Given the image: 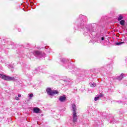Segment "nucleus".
Listing matches in <instances>:
<instances>
[{
    "mask_svg": "<svg viewBox=\"0 0 127 127\" xmlns=\"http://www.w3.org/2000/svg\"><path fill=\"white\" fill-rule=\"evenodd\" d=\"M34 73H35L36 74L37 73V69H36V70L34 71Z\"/></svg>",
    "mask_w": 127,
    "mask_h": 127,
    "instance_id": "nucleus-21",
    "label": "nucleus"
},
{
    "mask_svg": "<svg viewBox=\"0 0 127 127\" xmlns=\"http://www.w3.org/2000/svg\"><path fill=\"white\" fill-rule=\"evenodd\" d=\"M124 19V16L122 15H119V16L118 18V21H121V20H123Z\"/></svg>",
    "mask_w": 127,
    "mask_h": 127,
    "instance_id": "nucleus-14",
    "label": "nucleus"
},
{
    "mask_svg": "<svg viewBox=\"0 0 127 127\" xmlns=\"http://www.w3.org/2000/svg\"><path fill=\"white\" fill-rule=\"evenodd\" d=\"M59 100L61 102H65L66 101V96L65 95L60 96Z\"/></svg>",
    "mask_w": 127,
    "mask_h": 127,
    "instance_id": "nucleus-7",
    "label": "nucleus"
},
{
    "mask_svg": "<svg viewBox=\"0 0 127 127\" xmlns=\"http://www.w3.org/2000/svg\"><path fill=\"white\" fill-rule=\"evenodd\" d=\"M28 69H29V66H28Z\"/></svg>",
    "mask_w": 127,
    "mask_h": 127,
    "instance_id": "nucleus-24",
    "label": "nucleus"
},
{
    "mask_svg": "<svg viewBox=\"0 0 127 127\" xmlns=\"http://www.w3.org/2000/svg\"><path fill=\"white\" fill-rule=\"evenodd\" d=\"M70 80V79L69 80H68L67 81H68V82H69V81Z\"/></svg>",
    "mask_w": 127,
    "mask_h": 127,
    "instance_id": "nucleus-26",
    "label": "nucleus"
},
{
    "mask_svg": "<svg viewBox=\"0 0 127 127\" xmlns=\"http://www.w3.org/2000/svg\"><path fill=\"white\" fill-rule=\"evenodd\" d=\"M61 61L63 62V63H66V62H68V61L66 60L65 59H62Z\"/></svg>",
    "mask_w": 127,
    "mask_h": 127,
    "instance_id": "nucleus-16",
    "label": "nucleus"
},
{
    "mask_svg": "<svg viewBox=\"0 0 127 127\" xmlns=\"http://www.w3.org/2000/svg\"><path fill=\"white\" fill-rule=\"evenodd\" d=\"M115 123H116V120H115V119H114L113 121L111 122V124H115Z\"/></svg>",
    "mask_w": 127,
    "mask_h": 127,
    "instance_id": "nucleus-18",
    "label": "nucleus"
},
{
    "mask_svg": "<svg viewBox=\"0 0 127 127\" xmlns=\"http://www.w3.org/2000/svg\"><path fill=\"white\" fill-rule=\"evenodd\" d=\"M18 97H21V95L18 94Z\"/></svg>",
    "mask_w": 127,
    "mask_h": 127,
    "instance_id": "nucleus-23",
    "label": "nucleus"
},
{
    "mask_svg": "<svg viewBox=\"0 0 127 127\" xmlns=\"http://www.w3.org/2000/svg\"><path fill=\"white\" fill-rule=\"evenodd\" d=\"M119 21V23L122 25V26H125V24H126V21L125 20H121Z\"/></svg>",
    "mask_w": 127,
    "mask_h": 127,
    "instance_id": "nucleus-9",
    "label": "nucleus"
},
{
    "mask_svg": "<svg viewBox=\"0 0 127 127\" xmlns=\"http://www.w3.org/2000/svg\"><path fill=\"white\" fill-rule=\"evenodd\" d=\"M15 99L17 100V101H19V98H18V97H16Z\"/></svg>",
    "mask_w": 127,
    "mask_h": 127,
    "instance_id": "nucleus-20",
    "label": "nucleus"
},
{
    "mask_svg": "<svg viewBox=\"0 0 127 127\" xmlns=\"http://www.w3.org/2000/svg\"><path fill=\"white\" fill-rule=\"evenodd\" d=\"M33 55L35 56V57H37V58H39V59H41V58H43V57H45V56L46 55L44 53L42 52H39L38 51H35L33 53Z\"/></svg>",
    "mask_w": 127,
    "mask_h": 127,
    "instance_id": "nucleus-2",
    "label": "nucleus"
},
{
    "mask_svg": "<svg viewBox=\"0 0 127 127\" xmlns=\"http://www.w3.org/2000/svg\"><path fill=\"white\" fill-rule=\"evenodd\" d=\"M0 78H1L6 81H14L15 80V78L13 77L6 76L1 74H0Z\"/></svg>",
    "mask_w": 127,
    "mask_h": 127,
    "instance_id": "nucleus-4",
    "label": "nucleus"
},
{
    "mask_svg": "<svg viewBox=\"0 0 127 127\" xmlns=\"http://www.w3.org/2000/svg\"><path fill=\"white\" fill-rule=\"evenodd\" d=\"M9 67H10V68H13V65L10 64V65H9Z\"/></svg>",
    "mask_w": 127,
    "mask_h": 127,
    "instance_id": "nucleus-19",
    "label": "nucleus"
},
{
    "mask_svg": "<svg viewBox=\"0 0 127 127\" xmlns=\"http://www.w3.org/2000/svg\"><path fill=\"white\" fill-rule=\"evenodd\" d=\"M85 18H86L85 16L79 15V19L78 20V21H79L78 27L83 30L84 35H89V34H91L92 32L95 31V26L94 25L86 26V19H84Z\"/></svg>",
    "mask_w": 127,
    "mask_h": 127,
    "instance_id": "nucleus-1",
    "label": "nucleus"
},
{
    "mask_svg": "<svg viewBox=\"0 0 127 127\" xmlns=\"http://www.w3.org/2000/svg\"><path fill=\"white\" fill-rule=\"evenodd\" d=\"M18 30L19 32H20V31H21V29H20L19 28L18 29Z\"/></svg>",
    "mask_w": 127,
    "mask_h": 127,
    "instance_id": "nucleus-22",
    "label": "nucleus"
},
{
    "mask_svg": "<svg viewBox=\"0 0 127 127\" xmlns=\"http://www.w3.org/2000/svg\"><path fill=\"white\" fill-rule=\"evenodd\" d=\"M33 97V94L31 93L29 95V99H31V98Z\"/></svg>",
    "mask_w": 127,
    "mask_h": 127,
    "instance_id": "nucleus-17",
    "label": "nucleus"
},
{
    "mask_svg": "<svg viewBox=\"0 0 127 127\" xmlns=\"http://www.w3.org/2000/svg\"><path fill=\"white\" fill-rule=\"evenodd\" d=\"M40 111V109H39V108H34L33 109L34 113H35L36 114H38Z\"/></svg>",
    "mask_w": 127,
    "mask_h": 127,
    "instance_id": "nucleus-10",
    "label": "nucleus"
},
{
    "mask_svg": "<svg viewBox=\"0 0 127 127\" xmlns=\"http://www.w3.org/2000/svg\"><path fill=\"white\" fill-rule=\"evenodd\" d=\"M124 78V74L122 73L120 76H119L117 77V80H119V81H121L123 78Z\"/></svg>",
    "mask_w": 127,
    "mask_h": 127,
    "instance_id": "nucleus-12",
    "label": "nucleus"
},
{
    "mask_svg": "<svg viewBox=\"0 0 127 127\" xmlns=\"http://www.w3.org/2000/svg\"><path fill=\"white\" fill-rule=\"evenodd\" d=\"M125 44V42H118V43H116V45L118 46H120L121 45H122V44Z\"/></svg>",
    "mask_w": 127,
    "mask_h": 127,
    "instance_id": "nucleus-15",
    "label": "nucleus"
},
{
    "mask_svg": "<svg viewBox=\"0 0 127 127\" xmlns=\"http://www.w3.org/2000/svg\"><path fill=\"white\" fill-rule=\"evenodd\" d=\"M103 96H104L103 94H100L99 95H98V96L95 97L94 101H98V100H99V99H100V98H101V97H103Z\"/></svg>",
    "mask_w": 127,
    "mask_h": 127,
    "instance_id": "nucleus-13",
    "label": "nucleus"
},
{
    "mask_svg": "<svg viewBox=\"0 0 127 127\" xmlns=\"http://www.w3.org/2000/svg\"><path fill=\"white\" fill-rule=\"evenodd\" d=\"M72 114L73 123L74 124H76V123H77V121H78V116H77V113H73Z\"/></svg>",
    "mask_w": 127,
    "mask_h": 127,
    "instance_id": "nucleus-6",
    "label": "nucleus"
},
{
    "mask_svg": "<svg viewBox=\"0 0 127 127\" xmlns=\"http://www.w3.org/2000/svg\"><path fill=\"white\" fill-rule=\"evenodd\" d=\"M67 81H68V80H64V81H65V82H67Z\"/></svg>",
    "mask_w": 127,
    "mask_h": 127,
    "instance_id": "nucleus-25",
    "label": "nucleus"
},
{
    "mask_svg": "<svg viewBox=\"0 0 127 127\" xmlns=\"http://www.w3.org/2000/svg\"><path fill=\"white\" fill-rule=\"evenodd\" d=\"M105 39H106L105 37L103 36H100L97 38L96 41L98 42V43H103V42L104 40H105Z\"/></svg>",
    "mask_w": 127,
    "mask_h": 127,
    "instance_id": "nucleus-5",
    "label": "nucleus"
},
{
    "mask_svg": "<svg viewBox=\"0 0 127 127\" xmlns=\"http://www.w3.org/2000/svg\"><path fill=\"white\" fill-rule=\"evenodd\" d=\"M89 85H90V87H91L92 88H95V87H96V86H97V84L95 82H90L89 83Z\"/></svg>",
    "mask_w": 127,
    "mask_h": 127,
    "instance_id": "nucleus-11",
    "label": "nucleus"
},
{
    "mask_svg": "<svg viewBox=\"0 0 127 127\" xmlns=\"http://www.w3.org/2000/svg\"><path fill=\"white\" fill-rule=\"evenodd\" d=\"M72 109L73 113H76V112H77V107H76V105L75 104H73L72 105Z\"/></svg>",
    "mask_w": 127,
    "mask_h": 127,
    "instance_id": "nucleus-8",
    "label": "nucleus"
},
{
    "mask_svg": "<svg viewBox=\"0 0 127 127\" xmlns=\"http://www.w3.org/2000/svg\"><path fill=\"white\" fill-rule=\"evenodd\" d=\"M46 92L49 96H53V95H57L59 94V92L57 90H52L51 88L49 87L47 88Z\"/></svg>",
    "mask_w": 127,
    "mask_h": 127,
    "instance_id": "nucleus-3",
    "label": "nucleus"
}]
</instances>
